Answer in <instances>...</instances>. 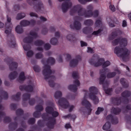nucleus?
<instances>
[{"label":"nucleus","instance_id":"nucleus-1","mask_svg":"<svg viewBox=\"0 0 131 131\" xmlns=\"http://www.w3.org/2000/svg\"><path fill=\"white\" fill-rule=\"evenodd\" d=\"M89 90L90 94H89L88 92L86 90H83L84 96L81 102L82 105L84 106L87 108V112L88 114H90L92 110L91 106L90 103L86 99L88 96L90 98L93 100L94 104L97 103L99 102L98 97H96L95 95L97 94L98 90L94 86H91L89 88Z\"/></svg>","mask_w":131,"mask_h":131},{"label":"nucleus","instance_id":"nucleus-2","mask_svg":"<svg viewBox=\"0 0 131 131\" xmlns=\"http://www.w3.org/2000/svg\"><path fill=\"white\" fill-rule=\"evenodd\" d=\"M41 62L44 65L42 73L45 77V79H48L49 85L50 86L53 87L55 84L54 81L55 80L56 78L55 77L51 75L53 72L50 70L49 65L54 63L55 60L52 57H49L46 61L43 60Z\"/></svg>","mask_w":131,"mask_h":131},{"label":"nucleus","instance_id":"nucleus-3","mask_svg":"<svg viewBox=\"0 0 131 131\" xmlns=\"http://www.w3.org/2000/svg\"><path fill=\"white\" fill-rule=\"evenodd\" d=\"M47 105L48 106L46 109V112L49 114V116L51 114L52 116L49 117L47 121H48V123L47 126L50 128H52L53 127V125L55 123V119L54 117H57L59 114L57 112L54 111V109L52 107L53 105V104L52 102H48Z\"/></svg>","mask_w":131,"mask_h":131},{"label":"nucleus","instance_id":"nucleus-4","mask_svg":"<svg viewBox=\"0 0 131 131\" xmlns=\"http://www.w3.org/2000/svg\"><path fill=\"white\" fill-rule=\"evenodd\" d=\"M114 52L118 57L124 60L127 58L129 54L128 50L125 48H122L121 47H116L115 49Z\"/></svg>","mask_w":131,"mask_h":131},{"label":"nucleus","instance_id":"nucleus-5","mask_svg":"<svg viewBox=\"0 0 131 131\" xmlns=\"http://www.w3.org/2000/svg\"><path fill=\"white\" fill-rule=\"evenodd\" d=\"M89 62L91 65L95 67L99 66L102 64L103 67H106L110 64V63L109 61H106L104 62V59L102 58L100 59L95 61L93 58L90 59Z\"/></svg>","mask_w":131,"mask_h":131},{"label":"nucleus","instance_id":"nucleus-6","mask_svg":"<svg viewBox=\"0 0 131 131\" xmlns=\"http://www.w3.org/2000/svg\"><path fill=\"white\" fill-rule=\"evenodd\" d=\"M7 20L8 23L6 24V29L5 31V33L8 35L9 37H11L13 40L12 42L11 41V43L12 42L14 43L13 44H14V38L13 35L11 34V30L12 27V25L10 23L11 20V18L8 16H7Z\"/></svg>","mask_w":131,"mask_h":131},{"label":"nucleus","instance_id":"nucleus-7","mask_svg":"<svg viewBox=\"0 0 131 131\" xmlns=\"http://www.w3.org/2000/svg\"><path fill=\"white\" fill-rule=\"evenodd\" d=\"M38 37L37 34L34 31H31L28 36L25 37L23 40V42L27 43H31L33 40Z\"/></svg>","mask_w":131,"mask_h":131},{"label":"nucleus","instance_id":"nucleus-8","mask_svg":"<svg viewBox=\"0 0 131 131\" xmlns=\"http://www.w3.org/2000/svg\"><path fill=\"white\" fill-rule=\"evenodd\" d=\"M82 8L80 5H78L73 7L70 11L71 15L73 13L77 12L79 15H82Z\"/></svg>","mask_w":131,"mask_h":131},{"label":"nucleus","instance_id":"nucleus-9","mask_svg":"<svg viewBox=\"0 0 131 131\" xmlns=\"http://www.w3.org/2000/svg\"><path fill=\"white\" fill-rule=\"evenodd\" d=\"M120 40V44L121 46H125L127 45V39L125 38L122 39L121 40L119 38L115 39L112 41V45L114 46H115L117 45Z\"/></svg>","mask_w":131,"mask_h":131},{"label":"nucleus","instance_id":"nucleus-10","mask_svg":"<svg viewBox=\"0 0 131 131\" xmlns=\"http://www.w3.org/2000/svg\"><path fill=\"white\" fill-rule=\"evenodd\" d=\"M108 70L107 68H103L102 70L100 71V75L99 79V83L100 84H103L105 79L106 78L105 73L106 71Z\"/></svg>","mask_w":131,"mask_h":131},{"label":"nucleus","instance_id":"nucleus-11","mask_svg":"<svg viewBox=\"0 0 131 131\" xmlns=\"http://www.w3.org/2000/svg\"><path fill=\"white\" fill-rule=\"evenodd\" d=\"M72 5V3L70 2H66L63 3L60 7L63 13L66 12L68 9Z\"/></svg>","mask_w":131,"mask_h":131},{"label":"nucleus","instance_id":"nucleus-12","mask_svg":"<svg viewBox=\"0 0 131 131\" xmlns=\"http://www.w3.org/2000/svg\"><path fill=\"white\" fill-rule=\"evenodd\" d=\"M58 103L60 105L65 108H67L69 105L66 99L63 98L60 99L58 101Z\"/></svg>","mask_w":131,"mask_h":131},{"label":"nucleus","instance_id":"nucleus-13","mask_svg":"<svg viewBox=\"0 0 131 131\" xmlns=\"http://www.w3.org/2000/svg\"><path fill=\"white\" fill-rule=\"evenodd\" d=\"M34 44L38 47L37 50L39 51H42L44 47V42L41 40H38L34 43Z\"/></svg>","mask_w":131,"mask_h":131},{"label":"nucleus","instance_id":"nucleus-14","mask_svg":"<svg viewBox=\"0 0 131 131\" xmlns=\"http://www.w3.org/2000/svg\"><path fill=\"white\" fill-rule=\"evenodd\" d=\"M37 111L34 113V116L36 117H39V115L40 114V112L43 110V107L42 105L39 104L36 106V107Z\"/></svg>","mask_w":131,"mask_h":131},{"label":"nucleus","instance_id":"nucleus-15","mask_svg":"<svg viewBox=\"0 0 131 131\" xmlns=\"http://www.w3.org/2000/svg\"><path fill=\"white\" fill-rule=\"evenodd\" d=\"M74 85H69L68 86V89L73 92H75L77 91V86L79 85L80 83L78 80H76L74 81Z\"/></svg>","mask_w":131,"mask_h":131},{"label":"nucleus","instance_id":"nucleus-16","mask_svg":"<svg viewBox=\"0 0 131 131\" xmlns=\"http://www.w3.org/2000/svg\"><path fill=\"white\" fill-rule=\"evenodd\" d=\"M81 59V57L79 55L77 56L75 59H72L70 61V66L71 67H74L76 66L78 62Z\"/></svg>","mask_w":131,"mask_h":131},{"label":"nucleus","instance_id":"nucleus-17","mask_svg":"<svg viewBox=\"0 0 131 131\" xmlns=\"http://www.w3.org/2000/svg\"><path fill=\"white\" fill-rule=\"evenodd\" d=\"M30 95L28 94H24L23 96V101H25L29 100V103L30 105H32L35 102L34 99H29Z\"/></svg>","mask_w":131,"mask_h":131},{"label":"nucleus","instance_id":"nucleus-18","mask_svg":"<svg viewBox=\"0 0 131 131\" xmlns=\"http://www.w3.org/2000/svg\"><path fill=\"white\" fill-rule=\"evenodd\" d=\"M70 27L72 29L79 30L81 27V24L78 21H75L73 24L70 25Z\"/></svg>","mask_w":131,"mask_h":131},{"label":"nucleus","instance_id":"nucleus-19","mask_svg":"<svg viewBox=\"0 0 131 131\" xmlns=\"http://www.w3.org/2000/svg\"><path fill=\"white\" fill-rule=\"evenodd\" d=\"M19 88L21 90H24L28 92H31L33 90V88L32 86L29 85L26 88L24 86H20Z\"/></svg>","mask_w":131,"mask_h":131},{"label":"nucleus","instance_id":"nucleus-20","mask_svg":"<svg viewBox=\"0 0 131 131\" xmlns=\"http://www.w3.org/2000/svg\"><path fill=\"white\" fill-rule=\"evenodd\" d=\"M93 8L92 5H90L88 6L87 7V10L88 14H89L87 15V16L90 17L92 16L93 13L92 12V10Z\"/></svg>","mask_w":131,"mask_h":131},{"label":"nucleus","instance_id":"nucleus-21","mask_svg":"<svg viewBox=\"0 0 131 131\" xmlns=\"http://www.w3.org/2000/svg\"><path fill=\"white\" fill-rule=\"evenodd\" d=\"M17 67V64L15 62L12 63L9 66L10 70L11 71H14L15 70Z\"/></svg>","mask_w":131,"mask_h":131},{"label":"nucleus","instance_id":"nucleus-22","mask_svg":"<svg viewBox=\"0 0 131 131\" xmlns=\"http://www.w3.org/2000/svg\"><path fill=\"white\" fill-rule=\"evenodd\" d=\"M25 79V77L24 75V72H21L19 75L18 78V80L19 82H21L24 81Z\"/></svg>","mask_w":131,"mask_h":131},{"label":"nucleus","instance_id":"nucleus-23","mask_svg":"<svg viewBox=\"0 0 131 131\" xmlns=\"http://www.w3.org/2000/svg\"><path fill=\"white\" fill-rule=\"evenodd\" d=\"M17 74V73L15 71L13 73L11 72L9 75V78L10 80H13L15 78Z\"/></svg>","mask_w":131,"mask_h":131},{"label":"nucleus","instance_id":"nucleus-24","mask_svg":"<svg viewBox=\"0 0 131 131\" xmlns=\"http://www.w3.org/2000/svg\"><path fill=\"white\" fill-rule=\"evenodd\" d=\"M120 82L124 88H126L128 87V84L126 80L124 79L123 78H122L121 79Z\"/></svg>","mask_w":131,"mask_h":131},{"label":"nucleus","instance_id":"nucleus-25","mask_svg":"<svg viewBox=\"0 0 131 131\" xmlns=\"http://www.w3.org/2000/svg\"><path fill=\"white\" fill-rule=\"evenodd\" d=\"M29 21L27 20H23L20 22V24L21 26H25L29 25Z\"/></svg>","mask_w":131,"mask_h":131},{"label":"nucleus","instance_id":"nucleus-26","mask_svg":"<svg viewBox=\"0 0 131 131\" xmlns=\"http://www.w3.org/2000/svg\"><path fill=\"white\" fill-rule=\"evenodd\" d=\"M16 31L18 33L21 34L23 32V30L22 27L19 25L17 26L15 28Z\"/></svg>","mask_w":131,"mask_h":131},{"label":"nucleus","instance_id":"nucleus-27","mask_svg":"<svg viewBox=\"0 0 131 131\" xmlns=\"http://www.w3.org/2000/svg\"><path fill=\"white\" fill-rule=\"evenodd\" d=\"M25 16V14L24 13H19L17 14L16 18L17 20H20L23 18Z\"/></svg>","mask_w":131,"mask_h":131},{"label":"nucleus","instance_id":"nucleus-28","mask_svg":"<svg viewBox=\"0 0 131 131\" xmlns=\"http://www.w3.org/2000/svg\"><path fill=\"white\" fill-rule=\"evenodd\" d=\"M62 95L61 92L59 91H58L55 93L54 96L56 99H58Z\"/></svg>","mask_w":131,"mask_h":131},{"label":"nucleus","instance_id":"nucleus-29","mask_svg":"<svg viewBox=\"0 0 131 131\" xmlns=\"http://www.w3.org/2000/svg\"><path fill=\"white\" fill-rule=\"evenodd\" d=\"M92 28L87 27L84 28L83 30V32L84 33L86 34L88 33L91 32L92 31Z\"/></svg>","mask_w":131,"mask_h":131},{"label":"nucleus","instance_id":"nucleus-30","mask_svg":"<svg viewBox=\"0 0 131 131\" xmlns=\"http://www.w3.org/2000/svg\"><path fill=\"white\" fill-rule=\"evenodd\" d=\"M93 23V21L91 20H85L84 22V24L87 26H91Z\"/></svg>","mask_w":131,"mask_h":131},{"label":"nucleus","instance_id":"nucleus-31","mask_svg":"<svg viewBox=\"0 0 131 131\" xmlns=\"http://www.w3.org/2000/svg\"><path fill=\"white\" fill-rule=\"evenodd\" d=\"M110 127V124L109 122H107L103 127V129L104 130H107L109 129Z\"/></svg>","mask_w":131,"mask_h":131},{"label":"nucleus","instance_id":"nucleus-32","mask_svg":"<svg viewBox=\"0 0 131 131\" xmlns=\"http://www.w3.org/2000/svg\"><path fill=\"white\" fill-rule=\"evenodd\" d=\"M50 42L51 44L53 45H55L57 43L58 41L56 38H53L51 39Z\"/></svg>","mask_w":131,"mask_h":131},{"label":"nucleus","instance_id":"nucleus-33","mask_svg":"<svg viewBox=\"0 0 131 131\" xmlns=\"http://www.w3.org/2000/svg\"><path fill=\"white\" fill-rule=\"evenodd\" d=\"M130 92L128 91H125L122 94V96L124 97H126L130 96Z\"/></svg>","mask_w":131,"mask_h":131},{"label":"nucleus","instance_id":"nucleus-34","mask_svg":"<svg viewBox=\"0 0 131 131\" xmlns=\"http://www.w3.org/2000/svg\"><path fill=\"white\" fill-rule=\"evenodd\" d=\"M121 110L119 108H112V111L114 114H117L121 111Z\"/></svg>","mask_w":131,"mask_h":131},{"label":"nucleus","instance_id":"nucleus-35","mask_svg":"<svg viewBox=\"0 0 131 131\" xmlns=\"http://www.w3.org/2000/svg\"><path fill=\"white\" fill-rule=\"evenodd\" d=\"M20 94V93H17L16 95L13 96L12 99L16 101L18 100L19 99Z\"/></svg>","mask_w":131,"mask_h":131},{"label":"nucleus","instance_id":"nucleus-36","mask_svg":"<svg viewBox=\"0 0 131 131\" xmlns=\"http://www.w3.org/2000/svg\"><path fill=\"white\" fill-rule=\"evenodd\" d=\"M38 10L37 11L40 12V11H43L44 10V8L42 4H40L38 5Z\"/></svg>","mask_w":131,"mask_h":131},{"label":"nucleus","instance_id":"nucleus-37","mask_svg":"<svg viewBox=\"0 0 131 131\" xmlns=\"http://www.w3.org/2000/svg\"><path fill=\"white\" fill-rule=\"evenodd\" d=\"M72 76L74 78L77 79L79 78V74L77 72H74L72 74Z\"/></svg>","mask_w":131,"mask_h":131},{"label":"nucleus","instance_id":"nucleus-38","mask_svg":"<svg viewBox=\"0 0 131 131\" xmlns=\"http://www.w3.org/2000/svg\"><path fill=\"white\" fill-rule=\"evenodd\" d=\"M104 110V109L102 108L98 107L97 111L95 112L96 114H99L100 113Z\"/></svg>","mask_w":131,"mask_h":131},{"label":"nucleus","instance_id":"nucleus-39","mask_svg":"<svg viewBox=\"0 0 131 131\" xmlns=\"http://www.w3.org/2000/svg\"><path fill=\"white\" fill-rule=\"evenodd\" d=\"M116 74L115 72L109 73L108 74L107 76L108 78H112L114 77Z\"/></svg>","mask_w":131,"mask_h":131},{"label":"nucleus","instance_id":"nucleus-40","mask_svg":"<svg viewBox=\"0 0 131 131\" xmlns=\"http://www.w3.org/2000/svg\"><path fill=\"white\" fill-rule=\"evenodd\" d=\"M102 23L101 21L100 20H97L96 21L95 24V26L96 27H98L101 26V25Z\"/></svg>","mask_w":131,"mask_h":131},{"label":"nucleus","instance_id":"nucleus-41","mask_svg":"<svg viewBox=\"0 0 131 131\" xmlns=\"http://www.w3.org/2000/svg\"><path fill=\"white\" fill-rule=\"evenodd\" d=\"M65 118L67 117H70L71 118L74 119L76 118V116L75 115H69L67 116H64Z\"/></svg>","mask_w":131,"mask_h":131},{"label":"nucleus","instance_id":"nucleus-42","mask_svg":"<svg viewBox=\"0 0 131 131\" xmlns=\"http://www.w3.org/2000/svg\"><path fill=\"white\" fill-rule=\"evenodd\" d=\"M79 2L82 4H84L87 2L91 1L92 0H78Z\"/></svg>","mask_w":131,"mask_h":131},{"label":"nucleus","instance_id":"nucleus-43","mask_svg":"<svg viewBox=\"0 0 131 131\" xmlns=\"http://www.w3.org/2000/svg\"><path fill=\"white\" fill-rule=\"evenodd\" d=\"M22 45L23 46V48L24 50L25 51L29 50L30 48V47L29 46L24 45L23 43H22Z\"/></svg>","mask_w":131,"mask_h":131},{"label":"nucleus","instance_id":"nucleus-44","mask_svg":"<svg viewBox=\"0 0 131 131\" xmlns=\"http://www.w3.org/2000/svg\"><path fill=\"white\" fill-rule=\"evenodd\" d=\"M33 54V52L32 51H29L27 53V55L29 57H31Z\"/></svg>","mask_w":131,"mask_h":131},{"label":"nucleus","instance_id":"nucleus-45","mask_svg":"<svg viewBox=\"0 0 131 131\" xmlns=\"http://www.w3.org/2000/svg\"><path fill=\"white\" fill-rule=\"evenodd\" d=\"M43 57V55L41 53H37L35 55V57L37 59H40Z\"/></svg>","mask_w":131,"mask_h":131},{"label":"nucleus","instance_id":"nucleus-46","mask_svg":"<svg viewBox=\"0 0 131 131\" xmlns=\"http://www.w3.org/2000/svg\"><path fill=\"white\" fill-rule=\"evenodd\" d=\"M1 93L3 96H4V99H6L7 97V94L6 92L2 91L1 92Z\"/></svg>","mask_w":131,"mask_h":131},{"label":"nucleus","instance_id":"nucleus-47","mask_svg":"<svg viewBox=\"0 0 131 131\" xmlns=\"http://www.w3.org/2000/svg\"><path fill=\"white\" fill-rule=\"evenodd\" d=\"M34 69L35 72H39L40 71L39 67L37 66H34Z\"/></svg>","mask_w":131,"mask_h":131},{"label":"nucleus","instance_id":"nucleus-48","mask_svg":"<svg viewBox=\"0 0 131 131\" xmlns=\"http://www.w3.org/2000/svg\"><path fill=\"white\" fill-rule=\"evenodd\" d=\"M103 87L105 89V92L108 95L110 94L111 91V89H108L106 90L104 88V85H103Z\"/></svg>","mask_w":131,"mask_h":131},{"label":"nucleus","instance_id":"nucleus-49","mask_svg":"<svg viewBox=\"0 0 131 131\" xmlns=\"http://www.w3.org/2000/svg\"><path fill=\"white\" fill-rule=\"evenodd\" d=\"M48 31V30L47 28H45L43 29L42 32L43 34L45 35L47 33Z\"/></svg>","mask_w":131,"mask_h":131},{"label":"nucleus","instance_id":"nucleus-50","mask_svg":"<svg viewBox=\"0 0 131 131\" xmlns=\"http://www.w3.org/2000/svg\"><path fill=\"white\" fill-rule=\"evenodd\" d=\"M44 47L45 49L46 50H48L50 49V46L49 43H46Z\"/></svg>","mask_w":131,"mask_h":131},{"label":"nucleus","instance_id":"nucleus-51","mask_svg":"<svg viewBox=\"0 0 131 131\" xmlns=\"http://www.w3.org/2000/svg\"><path fill=\"white\" fill-rule=\"evenodd\" d=\"M126 101H127L128 103H129L130 104V105H127L126 106V108L128 110L131 109V101H129L127 99H126Z\"/></svg>","mask_w":131,"mask_h":131},{"label":"nucleus","instance_id":"nucleus-52","mask_svg":"<svg viewBox=\"0 0 131 131\" xmlns=\"http://www.w3.org/2000/svg\"><path fill=\"white\" fill-rule=\"evenodd\" d=\"M66 38L68 40H72L73 38L71 35H69L67 36Z\"/></svg>","mask_w":131,"mask_h":131},{"label":"nucleus","instance_id":"nucleus-53","mask_svg":"<svg viewBox=\"0 0 131 131\" xmlns=\"http://www.w3.org/2000/svg\"><path fill=\"white\" fill-rule=\"evenodd\" d=\"M101 31L100 29H99L98 31H94L92 33V34L94 35H96L99 34Z\"/></svg>","mask_w":131,"mask_h":131},{"label":"nucleus","instance_id":"nucleus-54","mask_svg":"<svg viewBox=\"0 0 131 131\" xmlns=\"http://www.w3.org/2000/svg\"><path fill=\"white\" fill-rule=\"evenodd\" d=\"M116 36V35L114 33H113L112 35L109 36V38L110 39H112L114 38Z\"/></svg>","mask_w":131,"mask_h":131},{"label":"nucleus","instance_id":"nucleus-55","mask_svg":"<svg viewBox=\"0 0 131 131\" xmlns=\"http://www.w3.org/2000/svg\"><path fill=\"white\" fill-rule=\"evenodd\" d=\"M110 8L113 12H114L115 10V9L114 6L112 5H110L109 6Z\"/></svg>","mask_w":131,"mask_h":131},{"label":"nucleus","instance_id":"nucleus-56","mask_svg":"<svg viewBox=\"0 0 131 131\" xmlns=\"http://www.w3.org/2000/svg\"><path fill=\"white\" fill-rule=\"evenodd\" d=\"M23 112V111L21 109H18L16 112L17 114H21Z\"/></svg>","mask_w":131,"mask_h":131},{"label":"nucleus","instance_id":"nucleus-57","mask_svg":"<svg viewBox=\"0 0 131 131\" xmlns=\"http://www.w3.org/2000/svg\"><path fill=\"white\" fill-rule=\"evenodd\" d=\"M29 22V25H35L36 23V21L34 20H31Z\"/></svg>","mask_w":131,"mask_h":131},{"label":"nucleus","instance_id":"nucleus-58","mask_svg":"<svg viewBox=\"0 0 131 131\" xmlns=\"http://www.w3.org/2000/svg\"><path fill=\"white\" fill-rule=\"evenodd\" d=\"M88 49L87 52H88L91 53L94 52L92 48H88Z\"/></svg>","mask_w":131,"mask_h":131},{"label":"nucleus","instance_id":"nucleus-59","mask_svg":"<svg viewBox=\"0 0 131 131\" xmlns=\"http://www.w3.org/2000/svg\"><path fill=\"white\" fill-rule=\"evenodd\" d=\"M30 15L31 17H37V15L35 13L33 12H31L30 13Z\"/></svg>","mask_w":131,"mask_h":131},{"label":"nucleus","instance_id":"nucleus-60","mask_svg":"<svg viewBox=\"0 0 131 131\" xmlns=\"http://www.w3.org/2000/svg\"><path fill=\"white\" fill-rule=\"evenodd\" d=\"M81 46L82 47L86 46H87V44L86 42L82 41H81Z\"/></svg>","mask_w":131,"mask_h":131},{"label":"nucleus","instance_id":"nucleus-61","mask_svg":"<svg viewBox=\"0 0 131 131\" xmlns=\"http://www.w3.org/2000/svg\"><path fill=\"white\" fill-rule=\"evenodd\" d=\"M35 121V119L33 118H32L30 119L29 121V123L31 124L34 123Z\"/></svg>","mask_w":131,"mask_h":131},{"label":"nucleus","instance_id":"nucleus-62","mask_svg":"<svg viewBox=\"0 0 131 131\" xmlns=\"http://www.w3.org/2000/svg\"><path fill=\"white\" fill-rule=\"evenodd\" d=\"M36 0H27V3L30 5H31L33 2L36 1Z\"/></svg>","mask_w":131,"mask_h":131},{"label":"nucleus","instance_id":"nucleus-63","mask_svg":"<svg viewBox=\"0 0 131 131\" xmlns=\"http://www.w3.org/2000/svg\"><path fill=\"white\" fill-rule=\"evenodd\" d=\"M40 19L41 21H45L46 20V19L43 17H41L40 18Z\"/></svg>","mask_w":131,"mask_h":131},{"label":"nucleus","instance_id":"nucleus-64","mask_svg":"<svg viewBox=\"0 0 131 131\" xmlns=\"http://www.w3.org/2000/svg\"><path fill=\"white\" fill-rule=\"evenodd\" d=\"M127 26L126 21L125 20H123V22L122 26L124 27H125Z\"/></svg>","mask_w":131,"mask_h":131}]
</instances>
